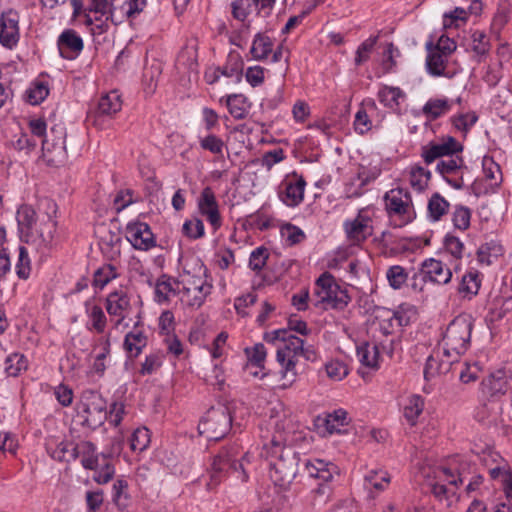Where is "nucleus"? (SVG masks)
Here are the masks:
<instances>
[{
    "instance_id": "nucleus-1",
    "label": "nucleus",
    "mask_w": 512,
    "mask_h": 512,
    "mask_svg": "<svg viewBox=\"0 0 512 512\" xmlns=\"http://www.w3.org/2000/svg\"><path fill=\"white\" fill-rule=\"evenodd\" d=\"M271 446H264L266 457L270 460V478L275 486L281 489H288L298 472L299 454L291 448L283 446L282 439L271 440Z\"/></svg>"
},
{
    "instance_id": "nucleus-2",
    "label": "nucleus",
    "mask_w": 512,
    "mask_h": 512,
    "mask_svg": "<svg viewBox=\"0 0 512 512\" xmlns=\"http://www.w3.org/2000/svg\"><path fill=\"white\" fill-rule=\"evenodd\" d=\"M264 340L273 344L277 341L280 342V345L277 347L276 359L282 367L281 373L283 377L285 378L290 374L289 382L282 385V388H287L296 379L297 372L295 367L299 354L304 347V340L285 329H277L265 333Z\"/></svg>"
},
{
    "instance_id": "nucleus-3",
    "label": "nucleus",
    "mask_w": 512,
    "mask_h": 512,
    "mask_svg": "<svg viewBox=\"0 0 512 512\" xmlns=\"http://www.w3.org/2000/svg\"><path fill=\"white\" fill-rule=\"evenodd\" d=\"M473 323L470 316L459 315L448 325L443 337L444 355L455 359L463 355L470 346Z\"/></svg>"
},
{
    "instance_id": "nucleus-4",
    "label": "nucleus",
    "mask_w": 512,
    "mask_h": 512,
    "mask_svg": "<svg viewBox=\"0 0 512 512\" xmlns=\"http://www.w3.org/2000/svg\"><path fill=\"white\" fill-rule=\"evenodd\" d=\"M305 469L310 477L320 480L317 486L311 490L313 504H326L333 494V488L329 482L337 472V466L331 462L314 459L305 463Z\"/></svg>"
},
{
    "instance_id": "nucleus-5",
    "label": "nucleus",
    "mask_w": 512,
    "mask_h": 512,
    "mask_svg": "<svg viewBox=\"0 0 512 512\" xmlns=\"http://www.w3.org/2000/svg\"><path fill=\"white\" fill-rule=\"evenodd\" d=\"M232 425V416L226 406L211 407L200 421V434L209 440L218 441L227 435Z\"/></svg>"
},
{
    "instance_id": "nucleus-6",
    "label": "nucleus",
    "mask_w": 512,
    "mask_h": 512,
    "mask_svg": "<svg viewBox=\"0 0 512 512\" xmlns=\"http://www.w3.org/2000/svg\"><path fill=\"white\" fill-rule=\"evenodd\" d=\"M315 285L317 287L315 293L320 298V302L328 304L333 309L343 310L351 300L348 291L342 288L329 272L322 273Z\"/></svg>"
},
{
    "instance_id": "nucleus-7",
    "label": "nucleus",
    "mask_w": 512,
    "mask_h": 512,
    "mask_svg": "<svg viewBox=\"0 0 512 512\" xmlns=\"http://www.w3.org/2000/svg\"><path fill=\"white\" fill-rule=\"evenodd\" d=\"M43 158L50 166H60L65 163L66 152V129L63 125L57 124L50 128L49 133L42 140Z\"/></svg>"
},
{
    "instance_id": "nucleus-8",
    "label": "nucleus",
    "mask_w": 512,
    "mask_h": 512,
    "mask_svg": "<svg viewBox=\"0 0 512 512\" xmlns=\"http://www.w3.org/2000/svg\"><path fill=\"white\" fill-rule=\"evenodd\" d=\"M80 408L85 414L82 424L96 428L107 419V403L100 393L94 390H85L81 395Z\"/></svg>"
},
{
    "instance_id": "nucleus-9",
    "label": "nucleus",
    "mask_w": 512,
    "mask_h": 512,
    "mask_svg": "<svg viewBox=\"0 0 512 512\" xmlns=\"http://www.w3.org/2000/svg\"><path fill=\"white\" fill-rule=\"evenodd\" d=\"M240 454L237 445L222 448L218 454L213 457L211 483L208 485H216L220 482V474L229 471L238 472L241 470L243 477L242 480L246 481L248 476L244 470L243 463L237 459Z\"/></svg>"
},
{
    "instance_id": "nucleus-10",
    "label": "nucleus",
    "mask_w": 512,
    "mask_h": 512,
    "mask_svg": "<svg viewBox=\"0 0 512 512\" xmlns=\"http://www.w3.org/2000/svg\"><path fill=\"white\" fill-rule=\"evenodd\" d=\"M384 200L386 210L390 216H399L403 223H410L415 219L416 213L408 190L403 188L391 189L385 194Z\"/></svg>"
},
{
    "instance_id": "nucleus-11",
    "label": "nucleus",
    "mask_w": 512,
    "mask_h": 512,
    "mask_svg": "<svg viewBox=\"0 0 512 512\" xmlns=\"http://www.w3.org/2000/svg\"><path fill=\"white\" fill-rule=\"evenodd\" d=\"M125 237L137 250L148 251L156 247L155 236L145 222H129L125 227Z\"/></svg>"
},
{
    "instance_id": "nucleus-12",
    "label": "nucleus",
    "mask_w": 512,
    "mask_h": 512,
    "mask_svg": "<svg viewBox=\"0 0 512 512\" xmlns=\"http://www.w3.org/2000/svg\"><path fill=\"white\" fill-rule=\"evenodd\" d=\"M463 145L452 136L442 138V142H430L421 149V156L426 164H431L435 160L452 156L463 151Z\"/></svg>"
},
{
    "instance_id": "nucleus-13",
    "label": "nucleus",
    "mask_w": 512,
    "mask_h": 512,
    "mask_svg": "<svg viewBox=\"0 0 512 512\" xmlns=\"http://www.w3.org/2000/svg\"><path fill=\"white\" fill-rule=\"evenodd\" d=\"M19 14L13 9L4 11L0 16V43L8 49L15 47L19 41Z\"/></svg>"
},
{
    "instance_id": "nucleus-14",
    "label": "nucleus",
    "mask_w": 512,
    "mask_h": 512,
    "mask_svg": "<svg viewBox=\"0 0 512 512\" xmlns=\"http://www.w3.org/2000/svg\"><path fill=\"white\" fill-rule=\"evenodd\" d=\"M283 190L279 192V198L288 207L298 206L304 199L306 181L303 176L293 173V178L286 180Z\"/></svg>"
},
{
    "instance_id": "nucleus-15",
    "label": "nucleus",
    "mask_w": 512,
    "mask_h": 512,
    "mask_svg": "<svg viewBox=\"0 0 512 512\" xmlns=\"http://www.w3.org/2000/svg\"><path fill=\"white\" fill-rule=\"evenodd\" d=\"M57 46L63 59L74 60L83 50V39L73 29L64 30L58 37Z\"/></svg>"
},
{
    "instance_id": "nucleus-16",
    "label": "nucleus",
    "mask_w": 512,
    "mask_h": 512,
    "mask_svg": "<svg viewBox=\"0 0 512 512\" xmlns=\"http://www.w3.org/2000/svg\"><path fill=\"white\" fill-rule=\"evenodd\" d=\"M198 209L203 216H206L214 230L221 227L222 221L218 209V203L214 192L210 187H205L202 190L198 199Z\"/></svg>"
},
{
    "instance_id": "nucleus-17",
    "label": "nucleus",
    "mask_w": 512,
    "mask_h": 512,
    "mask_svg": "<svg viewBox=\"0 0 512 512\" xmlns=\"http://www.w3.org/2000/svg\"><path fill=\"white\" fill-rule=\"evenodd\" d=\"M212 284L203 280L202 277L192 276L188 279L183 286V292L185 295L192 298L188 300V305L191 307H201L205 302L206 297L211 293Z\"/></svg>"
},
{
    "instance_id": "nucleus-18",
    "label": "nucleus",
    "mask_w": 512,
    "mask_h": 512,
    "mask_svg": "<svg viewBox=\"0 0 512 512\" xmlns=\"http://www.w3.org/2000/svg\"><path fill=\"white\" fill-rule=\"evenodd\" d=\"M421 269L427 279L432 283L447 284L452 278L450 268L440 260H436L434 258L425 260L421 265Z\"/></svg>"
},
{
    "instance_id": "nucleus-19",
    "label": "nucleus",
    "mask_w": 512,
    "mask_h": 512,
    "mask_svg": "<svg viewBox=\"0 0 512 512\" xmlns=\"http://www.w3.org/2000/svg\"><path fill=\"white\" fill-rule=\"evenodd\" d=\"M370 218L360 213L352 221H346L344 224L348 238L357 241H364L372 234V227L369 225Z\"/></svg>"
},
{
    "instance_id": "nucleus-20",
    "label": "nucleus",
    "mask_w": 512,
    "mask_h": 512,
    "mask_svg": "<svg viewBox=\"0 0 512 512\" xmlns=\"http://www.w3.org/2000/svg\"><path fill=\"white\" fill-rule=\"evenodd\" d=\"M17 224L21 240L29 243L31 229L36 223V212L30 205H21L17 210Z\"/></svg>"
},
{
    "instance_id": "nucleus-21",
    "label": "nucleus",
    "mask_w": 512,
    "mask_h": 512,
    "mask_svg": "<svg viewBox=\"0 0 512 512\" xmlns=\"http://www.w3.org/2000/svg\"><path fill=\"white\" fill-rule=\"evenodd\" d=\"M349 421L347 411L340 408L328 413L325 417H318L316 425L324 427L329 434H333L335 432L339 433L340 427L348 425Z\"/></svg>"
},
{
    "instance_id": "nucleus-22",
    "label": "nucleus",
    "mask_w": 512,
    "mask_h": 512,
    "mask_svg": "<svg viewBox=\"0 0 512 512\" xmlns=\"http://www.w3.org/2000/svg\"><path fill=\"white\" fill-rule=\"evenodd\" d=\"M426 49L428 51L426 58V67L428 73L437 77L444 76L448 56L434 50L432 41L426 43Z\"/></svg>"
},
{
    "instance_id": "nucleus-23",
    "label": "nucleus",
    "mask_w": 512,
    "mask_h": 512,
    "mask_svg": "<svg viewBox=\"0 0 512 512\" xmlns=\"http://www.w3.org/2000/svg\"><path fill=\"white\" fill-rule=\"evenodd\" d=\"M357 357L360 363L368 368L375 369L378 367L379 347L376 344L371 345L369 342H362L356 349Z\"/></svg>"
},
{
    "instance_id": "nucleus-24",
    "label": "nucleus",
    "mask_w": 512,
    "mask_h": 512,
    "mask_svg": "<svg viewBox=\"0 0 512 512\" xmlns=\"http://www.w3.org/2000/svg\"><path fill=\"white\" fill-rule=\"evenodd\" d=\"M456 362V359L444 362L440 360L439 355L431 354L427 359L424 366V378L430 380L441 373H447L451 366Z\"/></svg>"
},
{
    "instance_id": "nucleus-25",
    "label": "nucleus",
    "mask_w": 512,
    "mask_h": 512,
    "mask_svg": "<svg viewBox=\"0 0 512 512\" xmlns=\"http://www.w3.org/2000/svg\"><path fill=\"white\" fill-rule=\"evenodd\" d=\"M273 42L271 38L265 34L257 33L254 36L250 53L253 59L257 61L264 60L272 52Z\"/></svg>"
},
{
    "instance_id": "nucleus-26",
    "label": "nucleus",
    "mask_w": 512,
    "mask_h": 512,
    "mask_svg": "<svg viewBox=\"0 0 512 512\" xmlns=\"http://www.w3.org/2000/svg\"><path fill=\"white\" fill-rule=\"evenodd\" d=\"M451 109V103L447 99H429L422 108L423 115L429 120L434 121Z\"/></svg>"
},
{
    "instance_id": "nucleus-27",
    "label": "nucleus",
    "mask_w": 512,
    "mask_h": 512,
    "mask_svg": "<svg viewBox=\"0 0 512 512\" xmlns=\"http://www.w3.org/2000/svg\"><path fill=\"white\" fill-rule=\"evenodd\" d=\"M130 306V301L127 294L123 291H114L107 297L106 309L110 315L121 316L122 312Z\"/></svg>"
},
{
    "instance_id": "nucleus-28",
    "label": "nucleus",
    "mask_w": 512,
    "mask_h": 512,
    "mask_svg": "<svg viewBox=\"0 0 512 512\" xmlns=\"http://www.w3.org/2000/svg\"><path fill=\"white\" fill-rule=\"evenodd\" d=\"M503 254V246L497 240L482 244L477 250V260L481 264L491 265V257L498 258Z\"/></svg>"
},
{
    "instance_id": "nucleus-29",
    "label": "nucleus",
    "mask_w": 512,
    "mask_h": 512,
    "mask_svg": "<svg viewBox=\"0 0 512 512\" xmlns=\"http://www.w3.org/2000/svg\"><path fill=\"white\" fill-rule=\"evenodd\" d=\"M146 344L147 337L143 332L131 331L125 335L123 346L130 357H137L142 352V349L146 346Z\"/></svg>"
},
{
    "instance_id": "nucleus-30",
    "label": "nucleus",
    "mask_w": 512,
    "mask_h": 512,
    "mask_svg": "<svg viewBox=\"0 0 512 512\" xmlns=\"http://www.w3.org/2000/svg\"><path fill=\"white\" fill-rule=\"evenodd\" d=\"M80 449L82 466L85 469L97 470L101 454H97L96 446L90 441H82Z\"/></svg>"
},
{
    "instance_id": "nucleus-31",
    "label": "nucleus",
    "mask_w": 512,
    "mask_h": 512,
    "mask_svg": "<svg viewBox=\"0 0 512 512\" xmlns=\"http://www.w3.org/2000/svg\"><path fill=\"white\" fill-rule=\"evenodd\" d=\"M450 203L439 193H434L428 201V217L432 221H439L448 212Z\"/></svg>"
},
{
    "instance_id": "nucleus-32",
    "label": "nucleus",
    "mask_w": 512,
    "mask_h": 512,
    "mask_svg": "<svg viewBox=\"0 0 512 512\" xmlns=\"http://www.w3.org/2000/svg\"><path fill=\"white\" fill-rule=\"evenodd\" d=\"M122 101L117 92L112 91L102 96L98 103V112L101 115H113L121 110Z\"/></svg>"
},
{
    "instance_id": "nucleus-33",
    "label": "nucleus",
    "mask_w": 512,
    "mask_h": 512,
    "mask_svg": "<svg viewBox=\"0 0 512 512\" xmlns=\"http://www.w3.org/2000/svg\"><path fill=\"white\" fill-rule=\"evenodd\" d=\"M243 66L244 63L240 56H230L227 64L223 67H217L216 72L229 78L235 77L236 82H240L243 76Z\"/></svg>"
},
{
    "instance_id": "nucleus-34",
    "label": "nucleus",
    "mask_w": 512,
    "mask_h": 512,
    "mask_svg": "<svg viewBox=\"0 0 512 512\" xmlns=\"http://www.w3.org/2000/svg\"><path fill=\"white\" fill-rule=\"evenodd\" d=\"M484 392L490 396H496L498 394H504L506 392L507 381L502 372L498 374L490 375L486 380L482 382Z\"/></svg>"
},
{
    "instance_id": "nucleus-35",
    "label": "nucleus",
    "mask_w": 512,
    "mask_h": 512,
    "mask_svg": "<svg viewBox=\"0 0 512 512\" xmlns=\"http://www.w3.org/2000/svg\"><path fill=\"white\" fill-rule=\"evenodd\" d=\"M103 463L94 470L96 473L93 477L94 481L98 484H106L113 479L115 474L114 465L110 461V455L101 453Z\"/></svg>"
},
{
    "instance_id": "nucleus-36",
    "label": "nucleus",
    "mask_w": 512,
    "mask_h": 512,
    "mask_svg": "<svg viewBox=\"0 0 512 512\" xmlns=\"http://www.w3.org/2000/svg\"><path fill=\"white\" fill-rule=\"evenodd\" d=\"M112 501L120 509L128 506L130 496L128 494V482L124 479H117L112 487Z\"/></svg>"
},
{
    "instance_id": "nucleus-37",
    "label": "nucleus",
    "mask_w": 512,
    "mask_h": 512,
    "mask_svg": "<svg viewBox=\"0 0 512 512\" xmlns=\"http://www.w3.org/2000/svg\"><path fill=\"white\" fill-rule=\"evenodd\" d=\"M405 94L399 87L384 86L378 92V100L386 107L394 108L399 105V98H403Z\"/></svg>"
},
{
    "instance_id": "nucleus-38",
    "label": "nucleus",
    "mask_w": 512,
    "mask_h": 512,
    "mask_svg": "<svg viewBox=\"0 0 512 512\" xmlns=\"http://www.w3.org/2000/svg\"><path fill=\"white\" fill-rule=\"evenodd\" d=\"M247 98L242 94H232L227 97L229 113L237 120L244 119L247 115L245 103Z\"/></svg>"
},
{
    "instance_id": "nucleus-39",
    "label": "nucleus",
    "mask_w": 512,
    "mask_h": 512,
    "mask_svg": "<svg viewBox=\"0 0 512 512\" xmlns=\"http://www.w3.org/2000/svg\"><path fill=\"white\" fill-rule=\"evenodd\" d=\"M252 7L257 8V0H234L231 3V13L234 19L245 22L252 11Z\"/></svg>"
},
{
    "instance_id": "nucleus-40",
    "label": "nucleus",
    "mask_w": 512,
    "mask_h": 512,
    "mask_svg": "<svg viewBox=\"0 0 512 512\" xmlns=\"http://www.w3.org/2000/svg\"><path fill=\"white\" fill-rule=\"evenodd\" d=\"M424 401L421 396L413 395L404 407V417L411 425H415L417 418L422 413Z\"/></svg>"
},
{
    "instance_id": "nucleus-41",
    "label": "nucleus",
    "mask_w": 512,
    "mask_h": 512,
    "mask_svg": "<svg viewBox=\"0 0 512 512\" xmlns=\"http://www.w3.org/2000/svg\"><path fill=\"white\" fill-rule=\"evenodd\" d=\"M49 94V88L45 82H35L25 93V99L32 105L40 104Z\"/></svg>"
},
{
    "instance_id": "nucleus-42",
    "label": "nucleus",
    "mask_w": 512,
    "mask_h": 512,
    "mask_svg": "<svg viewBox=\"0 0 512 512\" xmlns=\"http://www.w3.org/2000/svg\"><path fill=\"white\" fill-rule=\"evenodd\" d=\"M117 277L116 268L111 264L103 265L94 272L93 286L104 288L111 280Z\"/></svg>"
},
{
    "instance_id": "nucleus-43",
    "label": "nucleus",
    "mask_w": 512,
    "mask_h": 512,
    "mask_svg": "<svg viewBox=\"0 0 512 512\" xmlns=\"http://www.w3.org/2000/svg\"><path fill=\"white\" fill-rule=\"evenodd\" d=\"M471 210L463 205H456L452 214V222L456 229L465 231L470 227Z\"/></svg>"
},
{
    "instance_id": "nucleus-44",
    "label": "nucleus",
    "mask_w": 512,
    "mask_h": 512,
    "mask_svg": "<svg viewBox=\"0 0 512 512\" xmlns=\"http://www.w3.org/2000/svg\"><path fill=\"white\" fill-rule=\"evenodd\" d=\"M431 177V172L421 166H415L410 172V184L418 191H423Z\"/></svg>"
},
{
    "instance_id": "nucleus-45",
    "label": "nucleus",
    "mask_w": 512,
    "mask_h": 512,
    "mask_svg": "<svg viewBox=\"0 0 512 512\" xmlns=\"http://www.w3.org/2000/svg\"><path fill=\"white\" fill-rule=\"evenodd\" d=\"M281 234L289 246L299 244L306 239L304 231L291 223H286L281 227Z\"/></svg>"
},
{
    "instance_id": "nucleus-46",
    "label": "nucleus",
    "mask_w": 512,
    "mask_h": 512,
    "mask_svg": "<svg viewBox=\"0 0 512 512\" xmlns=\"http://www.w3.org/2000/svg\"><path fill=\"white\" fill-rule=\"evenodd\" d=\"M171 281V277L166 274H163L158 278L155 286V296L158 303L168 301V293H176Z\"/></svg>"
},
{
    "instance_id": "nucleus-47",
    "label": "nucleus",
    "mask_w": 512,
    "mask_h": 512,
    "mask_svg": "<svg viewBox=\"0 0 512 512\" xmlns=\"http://www.w3.org/2000/svg\"><path fill=\"white\" fill-rule=\"evenodd\" d=\"M386 277L389 285L397 290L408 280V273L402 266L394 265L387 270Z\"/></svg>"
},
{
    "instance_id": "nucleus-48",
    "label": "nucleus",
    "mask_w": 512,
    "mask_h": 512,
    "mask_svg": "<svg viewBox=\"0 0 512 512\" xmlns=\"http://www.w3.org/2000/svg\"><path fill=\"white\" fill-rule=\"evenodd\" d=\"M479 288H480V280H479V274L477 271L468 272L463 275L460 286H459L460 293L476 295L478 293Z\"/></svg>"
},
{
    "instance_id": "nucleus-49",
    "label": "nucleus",
    "mask_w": 512,
    "mask_h": 512,
    "mask_svg": "<svg viewBox=\"0 0 512 512\" xmlns=\"http://www.w3.org/2000/svg\"><path fill=\"white\" fill-rule=\"evenodd\" d=\"M269 257V251L266 247L260 246L254 249L249 257L248 266L251 270L259 272L266 265Z\"/></svg>"
},
{
    "instance_id": "nucleus-50",
    "label": "nucleus",
    "mask_w": 512,
    "mask_h": 512,
    "mask_svg": "<svg viewBox=\"0 0 512 512\" xmlns=\"http://www.w3.org/2000/svg\"><path fill=\"white\" fill-rule=\"evenodd\" d=\"M365 483L375 488L376 490H384V483L387 485L390 482L389 474L382 470H370L364 476Z\"/></svg>"
},
{
    "instance_id": "nucleus-51",
    "label": "nucleus",
    "mask_w": 512,
    "mask_h": 512,
    "mask_svg": "<svg viewBox=\"0 0 512 512\" xmlns=\"http://www.w3.org/2000/svg\"><path fill=\"white\" fill-rule=\"evenodd\" d=\"M200 147L215 155H222L225 144L218 136L209 134L200 139Z\"/></svg>"
},
{
    "instance_id": "nucleus-52",
    "label": "nucleus",
    "mask_w": 512,
    "mask_h": 512,
    "mask_svg": "<svg viewBox=\"0 0 512 512\" xmlns=\"http://www.w3.org/2000/svg\"><path fill=\"white\" fill-rule=\"evenodd\" d=\"M183 234L190 239H199L204 236V224L202 220H186L182 227Z\"/></svg>"
},
{
    "instance_id": "nucleus-53",
    "label": "nucleus",
    "mask_w": 512,
    "mask_h": 512,
    "mask_svg": "<svg viewBox=\"0 0 512 512\" xmlns=\"http://www.w3.org/2000/svg\"><path fill=\"white\" fill-rule=\"evenodd\" d=\"M510 13V3L508 0H500L498 3L497 12L494 15L492 26L495 29H502L508 22Z\"/></svg>"
},
{
    "instance_id": "nucleus-54",
    "label": "nucleus",
    "mask_w": 512,
    "mask_h": 512,
    "mask_svg": "<svg viewBox=\"0 0 512 512\" xmlns=\"http://www.w3.org/2000/svg\"><path fill=\"white\" fill-rule=\"evenodd\" d=\"M444 248L455 259H461L464 251L463 242L452 234H447L444 238Z\"/></svg>"
},
{
    "instance_id": "nucleus-55",
    "label": "nucleus",
    "mask_w": 512,
    "mask_h": 512,
    "mask_svg": "<svg viewBox=\"0 0 512 512\" xmlns=\"http://www.w3.org/2000/svg\"><path fill=\"white\" fill-rule=\"evenodd\" d=\"M378 36L370 37L359 45L356 51L355 64L361 65L369 59V55L377 43Z\"/></svg>"
},
{
    "instance_id": "nucleus-56",
    "label": "nucleus",
    "mask_w": 512,
    "mask_h": 512,
    "mask_svg": "<svg viewBox=\"0 0 512 512\" xmlns=\"http://www.w3.org/2000/svg\"><path fill=\"white\" fill-rule=\"evenodd\" d=\"M466 167L464 165V160L462 157L457 156L456 158H451L448 160H441L437 163L436 170L441 175L445 176L446 174L454 173L458 169Z\"/></svg>"
},
{
    "instance_id": "nucleus-57",
    "label": "nucleus",
    "mask_w": 512,
    "mask_h": 512,
    "mask_svg": "<svg viewBox=\"0 0 512 512\" xmlns=\"http://www.w3.org/2000/svg\"><path fill=\"white\" fill-rule=\"evenodd\" d=\"M25 368L26 361L23 355L13 354L7 357L5 371L9 376L15 377Z\"/></svg>"
},
{
    "instance_id": "nucleus-58",
    "label": "nucleus",
    "mask_w": 512,
    "mask_h": 512,
    "mask_svg": "<svg viewBox=\"0 0 512 512\" xmlns=\"http://www.w3.org/2000/svg\"><path fill=\"white\" fill-rule=\"evenodd\" d=\"M16 273L20 279H27L30 274V260L27 249L24 246L19 247V259L16 265Z\"/></svg>"
},
{
    "instance_id": "nucleus-59",
    "label": "nucleus",
    "mask_w": 512,
    "mask_h": 512,
    "mask_svg": "<svg viewBox=\"0 0 512 512\" xmlns=\"http://www.w3.org/2000/svg\"><path fill=\"white\" fill-rule=\"evenodd\" d=\"M148 429H136L131 437V449L133 451H143L148 443H149V433Z\"/></svg>"
},
{
    "instance_id": "nucleus-60",
    "label": "nucleus",
    "mask_w": 512,
    "mask_h": 512,
    "mask_svg": "<svg viewBox=\"0 0 512 512\" xmlns=\"http://www.w3.org/2000/svg\"><path fill=\"white\" fill-rule=\"evenodd\" d=\"M252 365L262 367L266 358V348L262 343H257L252 349H245Z\"/></svg>"
},
{
    "instance_id": "nucleus-61",
    "label": "nucleus",
    "mask_w": 512,
    "mask_h": 512,
    "mask_svg": "<svg viewBox=\"0 0 512 512\" xmlns=\"http://www.w3.org/2000/svg\"><path fill=\"white\" fill-rule=\"evenodd\" d=\"M69 446H71V442L61 441L55 447L48 446L47 452L50 454V456L54 460L69 463V457L67 456L68 451H69Z\"/></svg>"
},
{
    "instance_id": "nucleus-62",
    "label": "nucleus",
    "mask_w": 512,
    "mask_h": 512,
    "mask_svg": "<svg viewBox=\"0 0 512 512\" xmlns=\"http://www.w3.org/2000/svg\"><path fill=\"white\" fill-rule=\"evenodd\" d=\"M162 365V355L153 353L146 356L145 361L143 362L140 373L142 375H150L155 372Z\"/></svg>"
},
{
    "instance_id": "nucleus-63",
    "label": "nucleus",
    "mask_w": 512,
    "mask_h": 512,
    "mask_svg": "<svg viewBox=\"0 0 512 512\" xmlns=\"http://www.w3.org/2000/svg\"><path fill=\"white\" fill-rule=\"evenodd\" d=\"M326 373L333 380H341L348 374L347 366L342 362H330L326 364Z\"/></svg>"
},
{
    "instance_id": "nucleus-64",
    "label": "nucleus",
    "mask_w": 512,
    "mask_h": 512,
    "mask_svg": "<svg viewBox=\"0 0 512 512\" xmlns=\"http://www.w3.org/2000/svg\"><path fill=\"white\" fill-rule=\"evenodd\" d=\"M159 330L160 334L169 336L174 330V315L172 311L165 310L159 317Z\"/></svg>"
}]
</instances>
